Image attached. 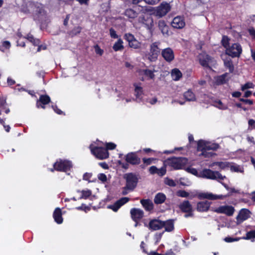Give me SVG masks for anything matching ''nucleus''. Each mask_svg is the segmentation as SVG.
<instances>
[{"label":"nucleus","instance_id":"nucleus-40","mask_svg":"<svg viewBox=\"0 0 255 255\" xmlns=\"http://www.w3.org/2000/svg\"><path fill=\"white\" fill-rule=\"evenodd\" d=\"M214 105L221 110H225L227 108V106L224 105L220 100L215 101Z\"/></svg>","mask_w":255,"mask_h":255},{"label":"nucleus","instance_id":"nucleus-38","mask_svg":"<svg viewBox=\"0 0 255 255\" xmlns=\"http://www.w3.org/2000/svg\"><path fill=\"white\" fill-rule=\"evenodd\" d=\"M113 49L116 51L123 50L124 49L123 41L121 39H119L118 41L114 44Z\"/></svg>","mask_w":255,"mask_h":255},{"label":"nucleus","instance_id":"nucleus-24","mask_svg":"<svg viewBox=\"0 0 255 255\" xmlns=\"http://www.w3.org/2000/svg\"><path fill=\"white\" fill-rule=\"evenodd\" d=\"M140 203L146 210L150 211L153 209V204L150 200L142 199Z\"/></svg>","mask_w":255,"mask_h":255},{"label":"nucleus","instance_id":"nucleus-25","mask_svg":"<svg viewBox=\"0 0 255 255\" xmlns=\"http://www.w3.org/2000/svg\"><path fill=\"white\" fill-rule=\"evenodd\" d=\"M53 218L55 221L58 224L63 222L61 211L59 208H56L53 213Z\"/></svg>","mask_w":255,"mask_h":255},{"label":"nucleus","instance_id":"nucleus-50","mask_svg":"<svg viewBox=\"0 0 255 255\" xmlns=\"http://www.w3.org/2000/svg\"><path fill=\"white\" fill-rule=\"evenodd\" d=\"M98 179L102 182H106L107 180V176L104 173H100L98 176Z\"/></svg>","mask_w":255,"mask_h":255},{"label":"nucleus","instance_id":"nucleus-53","mask_svg":"<svg viewBox=\"0 0 255 255\" xmlns=\"http://www.w3.org/2000/svg\"><path fill=\"white\" fill-rule=\"evenodd\" d=\"M154 160V159L153 158H144L142 159L143 163L145 164H146V165L151 164Z\"/></svg>","mask_w":255,"mask_h":255},{"label":"nucleus","instance_id":"nucleus-2","mask_svg":"<svg viewBox=\"0 0 255 255\" xmlns=\"http://www.w3.org/2000/svg\"><path fill=\"white\" fill-rule=\"evenodd\" d=\"M27 7L28 12L37 15L40 20H43L45 17L46 12L41 4L29 2L27 3Z\"/></svg>","mask_w":255,"mask_h":255},{"label":"nucleus","instance_id":"nucleus-33","mask_svg":"<svg viewBox=\"0 0 255 255\" xmlns=\"http://www.w3.org/2000/svg\"><path fill=\"white\" fill-rule=\"evenodd\" d=\"M140 73L141 75H144L148 77V78L151 79H153L154 78V74L153 73V71L148 70L145 69L142 70L140 71Z\"/></svg>","mask_w":255,"mask_h":255},{"label":"nucleus","instance_id":"nucleus-6","mask_svg":"<svg viewBox=\"0 0 255 255\" xmlns=\"http://www.w3.org/2000/svg\"><path fill=\"white\" fill-rule=\"evenodd\" d=\"M72 164L70 161L65 160H63L60 159L54 164V169L60 171L66 172L70 170Z\"/></svg>","mask_w":255,"mask_h":255},{"label":"nucleus","instance_id":"nucleus-4","mask_svg":"<svg viewBox=\"0 0 255 255\" xmlns=\"http://www.w3.org/2000/svg\"><path fill=\"white\" fill-rule=\"evenodd\" d=\"M124 178L126 180V188H128L129 191H132L136 186L138 182L136 176L130 173L125 174Z\"/></svg>","mask_w":255,"mask_h":255},{"label":"nucleus","instance_id":"nucleus-23","mask_svg":"<svg viewBox=\"0 0 255 255\" xmlns=\"http://www.w3.org/2000/svg\"><path fill=\"white\" fill-rule=\"evenodd\" d=\"M210 206V203L208 201L200 202L197 204V209L199 212L207 211Z\"/></svg>","mask_w":255,"mask_h":255},{"label":"nucleus","instance_id":"nucleus-51","mask_svg":"<svg viewBox=\"0 0 255 255\" xmlns=\"http://www.w3.org/2000/svg\"><path fill=\"white\" fill-rule=\"evenodd\" d=\"M125 37L128 43L135 39L133 35L130 33L126 34Z\"/></svg>","mask_w":255,"mask_h":255},{"label":"nucleus","instance_id":"nucleus-21","mask_svg":"<svg viewBox=\"0 0 255 255\" xmlns=\"http://www.w3.org/2000/svg\"><path fill=\"white\" fill-rule=\"evenodd\" d=\"M222 59L224 61V65L226 68H228L230 73L234 71V67L232 63L231 59L227 56V55L225 54L222 56Z\"/></svg>","mask_w":255,"mask_h":255},{"label":"nucleus","instance_id":"nucleus-13","mask_svg":"<svg viewBox=\"0 0 255 255\" xmlns=\"http://www.w3.org/2000/svg\"><path fill=\"white\" fill-rule=\"evenodd\" d=\"M188 165H193L192 161H188L185 157H176V169H185Z\"/></svg>","mask_w":255,"mask_h":255},{"label":"nucleus","instance_id":"nucleus-11","mask_svg":"<svg viewBox=\"0 0 255 255\" xmlns=\"http://www.w3.org/2000/svg\"><path fill=\"white\" fill-rule=\"evenodd\" d=\"M215 212L218 213L225 214L227 216H232L235 212L234 208L232 206H221L216 208Z\"/></svg>","mask_w":255,"mask_h":255},{"label":"nucleus","instance_id":"nucleus-27","mask_svg":"<svg viewBox=\"0 0 255 255\" xmlns=\"http://www.w3.org/2000/svg\"><path fill=\"white\" fill-rule=\"evenodd\" d=\"M228 73L224 74L215 78V83L217 85H221L226 83L228 80Z\"/></svg>","mask_w":255,"mask_h":255},{"label":"nucleus","instance_id":"nucleus-61","mask_svg":"<svg viewBox=\"0 0 255 255\" xmlns=\"http://www.w3.org/2000/svg\"><path fill=\"white\" fill-rule=\"evenodd\" d=\"M146 3L150 4H154L158 2L160 0H144Z\"/></svg>","mask_w":255,"mask_h":255},{"label":"nucleus","instance_id":"nucleus-34","mask_svg":"<svg viewBox=\"0 0 255 255\" xmlns=\"http://www.w3.org/2000/svg\"><path fill=\"white\" fill-rule=\"evenodd\" d=\"M125 15L129 18H134L137 16V13L132 9H128L125 12Z\"/></svg>","mask_w":255,"mask_h":255},{"label":"nucleus","instance_id":"nucleus-58","mask_svg":"<svg viewBox=\"0 0 255 255\" xmlns=\"http://www.w3.org/2000/svg\"><path fill=\"white\" fill-rule=\"evenodd\" d=\"M92 173H86L84 174L83 175V179L85 180H87V181H88L89 182H90V181L89 180V179L91 178V177H92Z\"/></svg>","mask_w":255,"mask_h":255},{"label":"nucleus","instance_id":"nucleus-1","mask_svg":"<svg viewBox=\"0 0 255 255\" xmlns=\"http://www.w3.org/2000/svg\"><path fill=\"white\" fill-rule=\"evenodd\" d=\"M197 145V149L202 151V155L205 157H210L216 155L212 152H208V150H216L219 148L218 143L204 140H199Z\"/></svg>","mask_w":255,"mask_h":255},{"label":"nucleus","instance_id":"nucleus-9","mask_svg":"<svg viewBox=\"0 0 255 255\" xmlns=\"http://www.w3.org/2000/svg\"><path fill=\"white\" fill-rule=\"evenodd\" d=\"M92 153L98 158L104 159L109 157L108 151L104 148L95 147L91 149Z\"/></svg>","mask_w":255,"mask_h":255},{"label":"nucleus","instance_id":"nucleus-31","mask_svg":"<svg viewBox=\"0 0 255 255\" xmlns=\"http://www.w3.org/2000/svg\"><path fill=\"white\" fill-rule=\"evenodd\" d=\"M185 25L184 17L182 16H176V29L182 28Z\"/></svg>","mask_w":255,"mask_h":255},{"label":"nucleus","instance_id":"nucleus-55","mask_svg":"<svg viewBox=\"0 0 255 255\" xmlns=\"http://www.w3.org/2000/svg\"><path fill=\"white\" fill-rule=\"evenodd\" d=\"M116 145L113 143H107L106 144V149L108 151V149H114L116 148Z\"/></svg>","mask_w":255,"mask_h":255},{"label":"nucleus","instance_id":"nucleus-32","mask_svg":"<svg viewBox=\"0 0 255 255\" xmlns=\"http://www.w3.org/2000/svg\"><path fill=\"white\" fill-rule=\"evenodd\" d=\"M242 239L243 240H250L252 242H254L255 240V230L247 232L246 236L242 237Z\"/></svg>","mask_w":255,"mask_h":255},{"label":"nucleus","instance_id":"nucleus-60","mask_svg":"<svg viewBox=\"0 0 255 255\" xmlns=\"http://www.w3.org/2000/svg\"><path fill=\"white\" fill-rule=\"evenodd\" d=\"M248 31L252 38L255 40V30L254 28H251L249 29Z\"/></svg>","mask_w":255,"mask_h":255},{"label":"nucleus","instance_id":"nucleus-7","mask_svg":"<svg viewBox=\"0 0 255 255\" xmlns=\"http://www.w3.org/2000/svg\"><path fill=\"white\" fill-rule=\"evenodd\" d=\"M197 196L199 199H207L209 200L223 199L227 196L222 195H216L210 192H202L196 194L192 196V197Z\"/></svg>","mask_w":255,"mask_h":255},{"label":"nucleus","instance_id":"nucleus-45","mask_svg":"<svg viewBox=\"0 0 255 255\" xmlns=\"http://www.w3.org/2000/svg\"><path fill=\"white\" fill-rule=\"evenodd\" d=\"M82 195L80 198H87L89 197L92 194V192L90 190H83L81 191Z\"/></svg>","mask_w":255,"mask_h":255},{"label":"nucleus","instance_id":"nucleus-5","mask_svg":"<svg viewBox=\"0 0 255 255\" xmlns=\"http://www.w3.org/2000/svg\"><path fill=\"white\" fill-rule=\"evenodd\" d=\"M242 48L239 43H234L231 46H228L226 50V54L232 57H239L242 53Z\"/></svg>","mask_w":255,"mask_h":255},{"label":"nucleus","instance_id":"nucleus-36","mask_svg":"<svg viewBox=\"0 0 255 255\" xmlns=\"http://www.w3.org/2000/svg\"><path fill=\"white\" fill-rule=\"evenodd\" d=\"M184 97L187 101H194L195 100V96L191 91H188L184 93Z\"/></svg>","mask_w":255,"mask_h":255},{"label":"nucleus","instance_id":"nucleus-39","mask_svg":"<svg viewBox=\"0 0 255 255\" xmlns=\"http://www.w3.org/2000/svg\"><path fill=\"white\" fill-rule=\"evenodd\" d=\"M192 165H188L185 169L187 172L199 177V172L196 169L191 167Z\"/></svg>","mask_w":255,"mask_h":255},{"label":"nucleus","instance_id":"nucleus-14","mask_svg":"<svg viewBox=\"0 0 255 255\" xmlns=\"http://www.w3.org/2000/svg\"><path fill=\"white\" fill-rule=\"evenodd\" d=\"M130 213L132 219L134 222H137L140 220L144 215L143 211L140 209L132 208L130 210Z\"/></svg>","mask_w":255,"mask_h":255},{"label":"nucleus","instance_id":"nucleus-17","mask_svg":"<svg viewBox=\"0 0 255 255\" xmlns=\"http://www.w3.org/2000/svg\"><path fill=\"white\" fill-rule=\"evenodd\" d=\"M129 200V198L128 197H123L117 201L114 204L109 206L108 208L112 209L115 212H117L122 205L127 203Z\"/></svg>","mask_w":255,"mask_h":255},{"label":"nucleus","instance_id":"nucleus-8","mask_svg":"<svg viewBox=\"0 0 255 255\" xmlns=\"http://www.w3.org/2000/svg\"><path fill=\"white\" fill-rule=\"evenodd\" d=\"M159 44L160 43L158 42H154L151 44L148 57V59L150 61H154L157 59V56L160 53Z\"/></svg>","mask_w":255,"mask_h":255},{"label":"nucleus","instance_id":"nucleus-42","mask_svg":"<svg viewBox=\"0 0 255 255\" xmlns=\"http://www.w3.org/2000/svg\"><path fill=\"white\" fill-rule=\"evenodd\" d=\"M176 184H180L182 186H188L191 184L190 182L185 178H181L178 181H176Z\"/></svg>","mask_w":255,"mask_h":255},{"label":"nucleus","instance_id":"nucleus-30","mask_svg":"<svg viewBox=\"0 0 255 255\" xmlns=\"http://www.w3.org/2000/svg\"><path fill=\"white\" fill-rule=\"evenodd\" d=\"M164 227L165 230L168 232L172 231L174 229V220H169L164 222Z\"/></svg>","mask_w":255,"mask_h":255},{"label":"nucleus","instance_id":"nucleus-64","mask_svg":"<svg viewBox=\"0 0 255 255\" xmlns=\"http://www.w3.org/2000/svg\"><path fill=\"white\" fill-rule=\"evenodd\" d=\"M110 35L112 37H113L115 38L118 37V35H117L116 31L113 29H112V28L110 29Z\"/></svg>","mask_w":255,"mask_h":255},{"label":"nucleus","instance_id":"nucleus-10","mask_svg":"<svg viewBox=\"0 0 255 255\" xmlns=\"http://www.w3.org/2000/svg\"><path fill=\"white\" fill-rule=\"evenodd\" d=\"M251 212L247 209H241L236 217L237 224L239 225L244 221L247 220L251 216Z\"/></svg>","mask_w":255,"mask_h":255},{"label":"nucleus","instance_id":"nucleus-3","mask_svg":"<svg viewBox=\"0 0 255 255\" xmlns=\"http://www.w3.org/2000/svg\"><path fill=\"white\" fill-rule=\"evenodd\" d=\"M199 177L217 180H223L226 178V176L222 175L219 171L206 168L199 172Z\"/></svg>","mask_w":255,"mask_h":255},{"label":"nucleus","instance_id":"nucleus-59","mask_svg":"<svg viewBox=\"0 0 255 255\" xmlns=\"http://www.w3.org/2000/svg\"><path fill=\"white\" fill-rule=\"evenodd\" d=\"M165 183L169 186H174L175 185V184L174 183V181L173 180L166 178L165 179Z\"/></svg>","mask_w":255,"mask_h":255},{"label":"nucleus","instance_id":"nucleus-41","mask_svg":"<svg viewBox=\"0 0 255 255\" xmlns=\"http://www.w3.org/2000/svg\"><path fill=\"white\" fill-rule=\"evenodd\" d=\"M129 46L133 48L137 49L140 46V43L135 39L128 43Z\"/></svg>","mask_w":255,"mask_h":255},{"label":"nucleus","instance_id":"nucleus-56","mask_svg":"<svg viewBox=\"0 0 255 255\" xmlns=\"http://www.w3.org/2000/svg\"><path fill=\"white\" fill-rule=\"evenodd\" d=\"M158 168L155 166H152L149 168V172L151 174H157Z\"/></svg>","mask_w":255,"mask_h":255},{"label":"nucleus","instance_id":"nucleus-47","mask_svg":"<svg viewBox=\"0 0 255 255\" xmlns=\"http://www.w3.org/2000/svg\"><path fill=\"white\" fill-rule=\"evenodd\" d=\"M176 195L182 197H187L189 196V193L184 190H179L176 192Z\"/></svg>","mask_w":255,"mask_h":255},{"label":"nucleus","instance_id":"nucleus-44","mask_svg":"<svg viewBox=\"0 0 255 255\" xmlns=\"http://www.w3.org/2000/svg\"><path fill=\"white\" fill-rule=\"evenodd\" d=\"M230 39L226 36H223L222 39V43L223 46L227 49V48H228V46H230L229 43Z\"/></svg>","mask_w":255,"mask_h":255},{"label":"nucleus","instance_id":"nucleus-12","mask_svg":"<svg viewBox=\"0 0 255 255\" xmlns=\"http://www.w3.org/2000/svg\"><path fill=\"white\" fill-rule=\"evenodd\" d=\"M170 9V5L168 3H161L157 7L155 11L156 16L161 17L165 15Z\"/></svg>","mask_w":255,"mask_h":255},{"label":"nucleus","instance_id":"nucleus-28","mask_svg":"<svg viewBox=\"0 0 255 255\" xmlns=\"http://www.w3.org/2000/svg\"><path fill=\"white\" fill-rule=\"evenodd\" d=\"M166 199L165 195L161 193H158L154 197V201L156 204L163 203Z\"/></svg>","mask_w":255,"mask_h":255},{"label":"nucleus","instance_id":"nucleus-54","mask_svg":"<svg viewBox=\"0 0 255 255\" xmlns=\"http://www.w3.org/2000/svg\"><path fill=\"white\" fill-rule=\"evenodd\" d=\"M28 39L29 40V41H30L31 42H32L34 45H39V41L38 39H35L33 37L30 36H28Z\"/></svg>","mask_w":255,"mask_h":255},{"label":"nucleus","instance_id":"nucleus-37","mask_svg":"<svg viewBox=\"0 0 255 255\" xmlns=\"http://www.w3.org/2000/svg\"><path fill=\"white\" fill-rule=\"evenodd\" d=\"M165 166H169L173 168V169H175V158L172 157L168 158L164 162Z\"/></svg>","mask_w":255,"mask_h":255},{"label":"nucleus","instance_id":"nucleus-22","mask_svg":"<svg viewBox=\"0 0 255 255\" xmlns=\"http://www.w3.org/2000/svg\"><path fill=\"white\" fill-rule=\"evenodd\" d=\"M50 102V98L47 95H41L39 100L37 102V107L39 108L40 106L44 109V105L48 104Z\"/></svg>","mask_w":255,"mask_h":255},{"label":"nucleus","instance_id":"nucleus-49","mask_svg":"<svg viewBox=\"0 0 255 255\" xmlns=\"http://www.w3.org/2000/svg\"><path fill=\"white\" fill-rule=\"evenodd\" d=\"M166 173V169L165 167L158 168L157 174L160 176H162Z\"/></svg>","mask_w":255,"mask_h":255},{"label":"nucleus","instance_id":"nucleus-62","mask_svg":"<svg viewBox=\"0 0 255 255\" xmlns=\"http://www.w3.org/2000/svg\"><path fill=\"white\" fill-rule=\"evenodd\" d=\"M240 101L245 103L246 104L248 105H252L253 104V102L252 100H249V99H241Z\"/></svg>","mask_w":255,"mask_h":255},{"label":"nucleus","instance_id":"nucleus-16","mask_svg":"<svg viewBox=\"0 0 255 255\" xmlns=\"http://www.w3.org/2000/svg\"><path fill=\"white\" fill-rule=\"evenodd\" d=\"M198 59L200 64L205 67H208L209 63L211 61L210 57L204 52L201 53L199 55Z\"/></svg>","mask_w":255,"mask_h":255},{"label":"nucleus","instance_id":"nucleus-20","mask_svg":"<svg viewBox=\"0 0 255 255\" xmlns=\"http://www.w3.org/2000/svg\"><path fill=\"white\" fill-rule=\"evenodd\" d=\"M126 160L132 164H138L140 163V158L137 157L135 153L131 152L126 156Z\"/></svg>","mask_w":255,"mask_h":255},{"label":"nucleus","instance_id":"nucleus-52","mask_svg":"<svg viewBox=\"0 0 255 255\" xmlns=\"http://www.w3.org/2000/svg\"><path fill=\"white\" fill-rule=\"evenodd\" d=\"M249 129H252L255 127V121L253 119H250L248 121Z\"/></svg>","mask_w":255,"mask_h":255},{"label":"nucleus","instance_id":"nucleus-19","mask_svg":"<svg viewBox=\"0 0 255 255\" xmlns=\"http://www.w3.org/2000/svg\"><path fill=\"white\" fill-rule=\"evenodd\" d=\"M161 54L164 59L168 62L172 61L174 58V52L169 48L163 49L161 52Z\"/></svg>","mask_w":255,"mask_h":255},{"label":"nucleus","instance_id":"nucleus-43","mask_svg":"<svg viewBox=\"0 0 255 255\" xmlns=\"http://www.w3.org/2000/svg\"><path fill=\"white\" fill-rule=\"evenodd\" d=\"M134 86L135 87V95L137 98H140L142 94V88L136 84H134Z\"/></svg>","mask_w":255,"mask_h":255},{"label":"nucleus","instance_id":"nucleus-63","mask_svg":"<svg viewBox=\"0 0 255 255\" xmlns=\"http://www.w3.org/2000/svg\"><path fill=\"white\" fill-rule=\"evenodd\" d=\"M146 101H147V102L150 103L151 105H154L157 102V100L156 98H153L151 99H147Z\"/></svg>","mask_w":255,"mask_h":255},{"label":"nucleus","instance_id":"nucleus-18","mask_svg":"<svg viewBox=\"0 0 255 255\" xmlns=\"http://www.w3.org/2000/svg\"><path fill=\"white\" fill-rule=\"evenodd\" d=\"M164 222L154 219L149 223V228L154 231L161 229L164 227Z\"/></svg>","mask_w":255,"mask_h":255},{"label":"nucleus","instance_id":"nucleus-35","mask_svg":"<svg viewBox=\"0 0 255 255\" xmlns=\"http://www.w3.org/2000/svg\"><path fill=\"white\" fill-rule=\"evenodd\" d=\"M231 163L228 161H219L218 167L221 170H226L230 168Z\"/></svg>","mask_w":255,"mask_h":255},{"label":"nucleus","instance_id":"nucleus-15","mask_svg":"<svg viewBox=\"0 0 255 255\" xmlns=\"http://www.w3.org/2000/svg\"><path fill=\"white\" fill-rule=\"evenodd\" d=\"M180 208L183 212L187 213L184 215L185 217L187 218L192 216V206L188 201H184L180 205Z\"/></svg>","mask_w":255,"mask_h":255},{"label":"nucleus","instance_id":"nucleus-48","mask_svg":"<svg viewBox=\"0 0 255 255\" xmlns=\"http://www.w3.org/2000/svg\"><path fill=\"white\" fill-rule=\"evenodd\" d=\"M254 85L252 83L248 82L242 86L241 89L242 91H244L248 89L254 88Z\"/></svg>","mask_w":255,"mask_h":255},{"label":"nucleus","instance_id":"nucleus-57","mask_svg":"<svg viewBox=\"0 0 255 255\" xmlns=\"http://www.w3.org/2000/svg\"><path fill=\"white\" fill-rule=\"evenodd\" d=\"M94 48L96 54L100 55H102L103 54V50H102L98 45L95 46Z\"/></svg>","mask_w":255,"mask_h":255},{"label":"nucleus","instance_id":"nucleus-29","mask_svg":"<svg viewBox=\"0 0 255 255\" xmlns=\"http://www.w3.org/2000/svg\"><path fill=\"white\" fill-rule=\"evenodd\" d=\"M158 26L163 34H169L168 27L166 25L163 20L159 21Z\"/></svg>","mask_w":255,"mask_h":255},{"label":"nucleus","instance_id":"nucleus-26","mask_svg":"<svg viewBox=\"0 0 255 255\" xmlns=\"http://www.w3.org/2000/svg\"><path fill=\"white\" fill-rule=\"evenodd\" d=\"M230 169L231 172L237 173H243L244 171V167L242 165H238L235 163H231Z\"/></svg>","mask_w":255,"mask_h":255},{"label":"nucleus","instance_id":"nucleus-46","mask_svg":"<svg viewBox=\"0 0 255 255\" xmlns=\"http://www.w3.org/2000/svg\"><path fill=\"white\" fill-rule=\"evenodd\" d=\"M241 239H242V238H232L230 237H227L224 239V241L227 243H232L239 241Z\"/></svg>","mask_w":255,"mask_h":255}]
</instances>
